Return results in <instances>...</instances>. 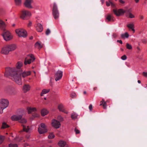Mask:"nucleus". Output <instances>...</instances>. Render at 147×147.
Returning <instances> with one entry per match:
<instances>
[{
  "label": "nucleus",
  "instance_id": "nucleus-46",
  "mask_svg": "<svg viewBox=\"0 0 147 147\" xmlns=\"http://www.w3.org/2000/svg\"><path fill=\"white\" fill-rule=\"evenodd\" d=\"M75 131L76 134H79L80 133V131L79 130L77 129L76 128L75 129Z\"/></svg>",
  "mask_w": 147,
  "mask_h": 147
},
{
  "label": "nucleus",
  "instance_id": "nucleus-56",
  "mask_svg": "<svg viewBox=\"0 0 147 147\" xmlns=\"http://www.w3.org/2000/svg\"><path fill=\"white\" fill-rule=\"evenodd\" d=\"M105 0H101V2L102 3V4H103Z\"/></svg>",
  "mask_w": 147,
  "mask_h": 147
},
{
  "label": "nucleus",
  "instance_id": "nucleus-18",
  "mask_svg": "<svg viewBox=\"0 0 147 147\" xmlns=\"http://www.w3.org/2000/svg\"><path fill=\"white\" fill-rule=\"evenodd\" d=\"M127 27L130 30H131L133 33L135 32V30L134 29V23L131 22L129 23L127 25Z\"/></svg>",
  "mask_w": 147,
  "mask_h": 147
},
{
  "label": "nucleus",
  "instance_id": "nucleus-5",
  "mask_svg": "<svg viewBox=\"0 0 147 147\" xmlns=\"http://www.w3.org/2000/svg\"><path fill=\"white\" fill-rule=\"evenodd\" d=\"M35 58L33 55H29L26 58L24 64L25 65L29 64L33 62Z\"/></svg>",
  "mask_w": 147,
  "mask_h": 147
},
{
  "label": "nucleus",
  "instance_id": "nucleus-27",
  "mask_svg": "<svg viewBox=\"0 0 147 147\" xmlns=\"http://www.w3.org/2000/svg\"><path fill=\"white\" fill-rule=\"evenodd\" d=\"M48 111L45 109H43L41 111V114L42 116H44L48 113Z\"/></svg>",
  "mask_w": 147,
  "mask_h": 147
},
{
  "label": "nucleus",
  "instance_id": "nucleus-7",
  "mask_svg": "<svg viewBox=\"0 0 147 147\" xmlns=\"http://www.w3.org/2000/svg\"><path fill=\"white\" fill-rule=\"evenodd\" d=\"M31 15V13L30 11L24 10L22 11L20 18L23 20H25L26 17H30Z\"/></svg>",
  "mask_w": 147,
  "mask_h": 147
},
{
  "label": "nucleus",
  "instance_id": "nucleus-53",
  "mask_svg": "<svg viewBox=\"0 0 147 147\" xmlns=\"http://www.w3.org/2000/svg\"><path fill=\"white\" fill-rule=\"evenodd\" d=\"M7 72H6V73L4 74L5 76L6 77H7L8 76V75L7 74Z\"/></svg>",
  "mask_w": 147,
  "mask_h": 147
},
{
  "label": "nucleus",
  "instance_id": "nucleus-4",
  "mask_svg": "<svg viewBox=\"0 0 147 147\" xmlns=\"http://www.w3.org/2000/svg\"><path fill=\"white\" fill-rule=\"evenodd\" d=\"M16 32L18 35L20 37L25 38L27 36L26 31L23 29H17L16 30Z\"/></svg>",
  "mask_w": 147,
  "mask_h": 147
},
{
  "label": "nucleus",
  "instance_id": "nucleus-48",
  "mask_svg": "<svg viewBox=\"0 0 147 147\" xmlns=\"http://www.w3.org/2000/svg\"><path fill=\"white\" fill-rule=\"evenodd\" d=\"M89 108L90 111H91L92 110V105L90 104L89 105Z\"/></svg>",
  "mask_w": 147,
  "mask_h": 147
},
{
  "label": "nucleus",
  "instance_id": "nucleus-1",
  "mask_svg": "<svg viewBox=\"0 0 147 147\" xmlns=\"http://www.w3.org/2000/svg\"><path fill=\"white\" fill-rule=\"evenodd\" d=\"M21 74L19 72L14 73L11 75L12 79L14 80L15 82L19 85L22 84Z\"/></svg>",
  "mask_w": 147,
  "mask_h": 147
},
{
  "label": "nucleus",
  "instance_id": "nucleus-33",
  "mask_svg": "<svg viewBox=\"0 0 147 147\" xmlns=\"http://www.w3.org/2000/svg\"><path fill=\"white\" fill-rule=\"evenodd\" d=\"M5 138L4 136H0V144H1L4 141Z\"/></svg>",
  "mask_w": 147,
  "mask_h": 147
},
{
  "label": "nucleus",
  "instance_id": "nucleus-40",
  "mask_svg": "<svg viewBox=\"0 0 147 147\" xmlns=\"http://www.w3.org/2000/svg\"><path fill=\"white\" fill-rule=\"evenodd\" d=\"M8 127V125L5 123H3L2 127V128H5Z\"/></svg>",
  "mask_w": 147,
  "mask_h": 147
},
{
  "label": "nucleus",
  "instance_id": "nucleus-29",
  "mask_svg": "<svg viewBox=\"0 0 147 147\" xmlns=\"http://www.w3.org/2000/svg\"><path fill=\"white\" fill-rule=\"evenodd\" d=\"M100 105H102L103 107V108L104 109H106L107 108V105L106 103L105 102L103 99H102V100L100 101Z\"/></svg>",
  "mask_w": 147,
  "mask_h": 147
},
{
  "label": "nucleus",
  "instance_id": "nucleus-21",
  "mask_svg": "<svg viewBox=\"0 0 147 147\" xmlns=\"http://www.w3.org/2000/svg\"><path fill=\"white\" fill-rule=\"evenodd\" d=\"M21 75L23 78H25L26 76L30 75L31 73V72L30 71H24L22 73H20Z\"/></svg>",
  "mask_w": 147,
  "mask_h": 147
},
{
  "label": "nucleus",
  "instance_id": "nucleus-59",
  "mask_svg": "<svg viewBox=\"0 0 147 147\" xmlns=\"http://www.w3.org/2000/svg\"><path fill=\"white\" fill-rule=\"evenodd\" d=\"M84 94H86V91H84Z\"/></svg>",
  "mask_w": 147,
  "mask_h": 147
},
{
  "label": "nucleus",
  "instance_id": "nucleus-20",
  "mask_svg": "<svg viewBox=\"0 0 147 147\" xmlns=\"http://www.w3.org/2000/svg\"><path fill=\"white\" fill-rule=\"evenodd\" d=\"M22 117L21 115H13L11 117V119L12 120L15 121L20 119Z\"/></svg>",
  "mask_w": 147,
  "mask_h": 147
},
{
  "label": "nucleus",
  "instance_id": "nucleus-42",
  "mask_svg": "<svg viewBox=\"0 0 147 147\" xmlns=\"http://www.w3.org/2000/svg\"><path fill=\"white\" fill-rule=\"evenodd\" d=\"M71 96L72 98H75L76 97V94L75 93L73 92L71 94Z\"/></svg>",
  "mask_w": 147,
  "mask_h": 147
},
{
  "label": "nucleus",
  "instance_id": "nucleus-36",
  "mask_svg": "<svg viewBox=\"0 0 147 147\" xmlns=\"http://www.w3.org/2000/svg\"><path fill=\"white\" fill-rule=\"evenodd\" d=\"M15 3L17 5H20L22 3L21 0H15Z\"/></svg>",
  "mask_w": 147,
  "mask_h": 147
},
{
  "label": "nucleus",
  "instance_id": "nucleus-28",
  "mask_svg": "<svg viewBox=\"0 0 147 147\" xmlns=\"http://www.w3.org/2000/svg\"><path fill=\"white\" fill-rule=\"evenodd\" d=\"M49 91V89H44L42 90L40 95L42 96H43L44 94L48 93Z\"/></svg>",
  "mask_w": 147,
  "mask_h": 147
},
{
  "label": "nucleus",
  "instance_id": "nucleus-45",
  "mask_svg": "<svg viewBox=\"0 0 147 147\" xmlns=\"http://www.w3.org/2000/svg\"><path fill=\"white\" fill-rule=\"evenodd\" d=\"M106 19L109 21H110L111 20V16L110 15H108L107 16Z\"/></svg>",
  "mask_w": 147,
  "mask_h": 147
},
{
  "label": "nucleus",
  "instance_id": "nucleus-58",
  "mask_svg": "<svg viewBox=\"0 0 147 147\" xmlns=\"http://www.w3.org/2000/svg\"><path fill=\"white\" fill-rule=\"evenodd\" d=\"M147 1V0H144V3L145 4H146V1Z\"/></svg>",
  "mask_w": 147,
  "mask_h": 147
},
{
  "label": "nucleus",
  "instance_id": "nucleus-49",
  "mask_svg": "<svg viewBox=\"0 0 147 147\" xmlns=\"http://www.w3.org/2000/svg\"><path fill=\"white\" fill-rule=\"evenodd\" d=\"M143 74L144 76L146 77H147V72H143Z\"/></svg>",
  "mask_w": 147,
  "mask_h": 147
},
{
  "label": "nucleus",
  "instance_id": "nucleus-2",
  "mask_svg": "<svg viewBox=\"0 0 147 147\" xmlns=\"http://www.w3.org/2000/svg\"><path fill=\"white\" fill-rule=\"evenodd\" d=\"M9 101L6 99H3L0 100V113H3V109L7 108L9 105Z\"/></svg>",
  "mask_w": 147,
  "mask_h": 147
},
{
  "label": "nucleus",
  "instance_id": "nucleus-62",
  "mask_svg": "<svg viewBox=\"0 0 147 147\" xmlns=\"http://www.w3.org/2000/svg\"><path fill=\"white\" fill-rule=\"evenodd\" d=\"M15 24H13V26H15Z\"/></svg>",
  "mask_w": 147,
  "mask_h": 147
},
{
  "label": "nucleus",
  "instance_id": "nucleus-11",
  "mask_svg": "<svg viewBox=\"0 0 147 147\" xmlns=\"http://www.w3.org/2000/svg\"><path fill=\"white\" fill-rule=\"evenodd\" d=\"M62 71L59 70L57 71L55 75V81H57L60 80L62 78Z\"/></svg>",
  "mask_w": 147,
  "mask_h": 147
},
{
  "label": "nucleus",
  "instance_id": "nucleus-52",
  "mask_svg": "<svg viewBox=\"0 0 147 147\" xmlns=\"http://www.w3.org/2000/svg\"><path fill=\"white\" fill-rule=\"evenodd\" d=\"M117 42L120 43L121 44H122V41L121 40H117Z\"/></svg>",
  "mask_w": 147,
  "mask_h": 147
},
{
  "label": "nucleus",
  "instance_id": "nucleus-19",
  "mask_svg": "<svg viewBox=\"0 0 147 147\" xmlns=\"http://www.w3.org/2000/svg\"><path fill=\"white\" fill-rule=\"evenodd\" d=\"M7 46L9 52L14 51L17 48L15 44L7 45Z\"/></svg>",
  "mask_w": 147,
  "mask_h": 147
},
{
  "label": "nucleus",
  "instance_id": "nucleus-39",
  "mask_svg": "<svg viewBox=\"0 0 147 147\" xmlns=\"http://www.w3.org/2000/svg\"><path fill=\"white\" fill-rule=\"evenodd\" d=\"M128 16L129 18H135L134 15L131 13H129L128 14Z\"/></svg>",
  "mask_w": 147,
  "mask_h": 147
},
{
  "label": "nucleus",
  "instance_id": "nucleus-47",
  "mask_svg": "<svg viewBox=\"0 0 147 147\" xmlns=\"http://www.w3.org/2000/svg\"><path fill=\"white\" fill-rule=\"evenodd\" d=\"M32 22L31 21H29L28 24V27H30L32 25Z\"/></svg>",
  "mask_w": 147,
  "mask_h": 147
},
{
  "label": "nucleus",
  "instance_id": "nucleus-44",
  "mask_svg": "<svg viewBox=\"0 0 147 147\" xmlns=\"http://www.w3.org/2000/svg\"><path fill=\"white\" fill-rule=\"evenodd\" d=\"M127 58V56L125 55H124L121 57V59L123 60H125Z\"/></svg>",
  "mask_w": 147,
  "mask_h": 147
},
{
  "label": "nucleus",
  "instance_id": "nucleus-25",
  "mask_svg": "<svg viewBox=\"0 0 147 147\" xmlns=\"http://www.w3.org/2000/svg\"><path fill=\"white\" fill-rule=\"evenodd\" d=\"M129 36L128 33L127 32L122 34L121 35V38L123 39H125L126 38H127L129 37Z\"/></svg>",
  "mask_w": 147,
  "mask_h": 147
},
{
  "label": "nucleus",
  "instance_id": "nucleus-51",
  "mask_svg": "<svg viewBox=\"0 0 147 147\" xmlns=\"http://www.w3.org/2000/svg\"><path fill=\"white\" fill-rule=\"evenodd\" d=\"M140 18L141 20H143L144 18V16H140Z\"/></svg>",
  "mask_w": 147,
  "mask_h": 147
},
{
  "label": "nucleus",
  "instance_id": "nucleus-41",
  "mask_svg": "<svg viewBox=\"0 0 147 147\" xmlns=\"http://www.w3.org/2000/svg\"><path fill=\"white\" fill-rule=\"evenodd\" d=\"M51 33V31L49 28H48L46 31V34L47 35H49Z\"/></svg>",
  "mask_w": 147,
  "mask_h": 147
},
{
  "label": "nucleus",
  "instance_id": "nucleus-43",
  "mask_svg": "<svg viewBox=\"0 0 147 147\" xmlns=\"http://www.w3.org/2000/svg\"><path fill=\"white\" fill-rule=\"evenodd\" d=\"M39 116V114L37 113H35L32 115V116L34 117H38Z\"/></svg>",
  "mask_w": 147,
  "mask_h": 147
},
{
  "label": "nucleus",
  "instance_id": "nucleus-23",
  "mask_svg": "<svg viewBox=\"0 0 147 147\" xmlns=\"http://www.w3.org/2000/svg\"><path fill=\"white\" fill-rule=\"evenodd\" d=\"M36 29L38 32H42L43 29L42 25L40 24H38L36 26Z\"/></svg>",
  "mask_w": 147,
  "mask_h": 147
},
{
  "label": "nucleus",
  "instance_id": "nucleus-63",
  "mask_svg": "<svg viewBox=\"0 0 147 147\" xmlns=\"http://www.w3.org/2000/svg\"><path fill=\"white\" fill-rule=\"evenodd\" d=\"M49 147H52V146H49Z\"/></svg>",
  "mask_w": 147,
  "mask_h": 147
},
{
  "label": "nucleus",
  "instance_id": "nucleus-50",
  "mask_svg": "<svg viewBox=\"0 0 147 147\" xmlns=\"http://www.w3.org/2000/svg\"><path fill=\"white\" fill-rule=\"evenodd\" d=\"M119 2L122 4H124L125 3V1L123 0H119Z\"/></svg>",
  "mask_w": 147,
  "mask_h": 147
},
{
  "label": "nucleus",
  "instance_id": "nucleus-64",
  "mask_svg": "<svg viewBox=\"0 0 147 147\" xmlns=\"http://www.w3.org/2000/svg\"><path fill=\"white\" fill-rule=\"evenodd\" d=\"M34 73L35 74V71H34Z\"/></svg>",
  "mask_w": 147,
  "mask_h": 147
},
{
  "label": "nucleus",
  "instance_id": "nucleus-9",
  "mask_svg": "<svg viewBox=\"0 0 147 147\" xmlns=\"http://www.w3.org/2000/svg\"><path fill=\"white\" fill-rule=\"evenodd\" d=\"M51 124L52 126L56 129L59 128L61 126L60 122L55 119L52 120Z\"/></svg>",
  "mask_w": 147,
  "mask_h": 147
},
{
  "label": "nucleus",
  "instance_id": "nucleus-34",
  "mask_svg": "<svg viewBox=\"0 0 147 147\" xmlns=\"http://www.w3.org/2000/svg\"><path fill=\"white\" fill-rule=\"evenodd\" d=\"M19 121L22 123H24L26 122L27 121L26 119L22 118L20 119L19 120Z\"/></svg>",
  "mask_w": 147,
  "mask_h": 147
},
{
  "label": "nucleus",
  "instance_id": "nucleus-3",
  "mask_svg": "<svg viewBox=\"0 0 147 147\" xmlns=\"http://www.w3.org/2000/svg\"><path fill=\"white\" fill-rule=\"evenodd\" d=\"M3 32L1 35L4 39L6 41H8L11 40L13 38V36L8 30H3Z\"/></svg>",
  "mask_w": 147,
  "mask_h": 147
},
{
  "label": "nucleus",
  "instance_id": "nucleus-8",
  "mask_svg": "<svg viewBox=\"0 0 147 147\" xmlns=\"http://www.w3.org/2000/svg\"><path fill=\"white\" fill-rule=\"evenodd\" d=\"M38 131L40 134H42L46 132L47 130L46 128L45 125L44 123H41L39 127Z\"/></svg>",
  "mask_w": 147,
  "mask_h": 147
},
{
  "label": "nucleus",
  "instance_id": "nucleus-35",
  "mask_svg": "<svg viewBox=\"0 0 147 147\" xmlns=\"http://www.w3.org/2000/svg\"><path fill=\"white\" fill-rule=\"evenodd\" d=\"M9 147H18V145L17 144L10 143L9 145Z\"/></svg>",
  "mask_w": 147,
  "mask_h": 147
},
{
  "label": "nucleus",
  "instance_id": "nucleus-30",
  "mask_svg": "<svg viewBox=\"0 0 147 147\" xmlns=\"http://www.w3.org/2000/svg\"><path fill=\"white\" fill-rule=\"evenodd\" d=\"M16 66L17 68L20 69L22 66V62L19 61L16 64Z\"/></svg>",
  "mask_w": 147,
  "mask_h": 147
},
{
  "label": "nucleus",
  "instance_id": "nucleus-17",
  "mask_svg": "<svg viewBox=\"0 0 147 147\" xmlns=\"http://www.w3.org/2000/svg\"><path fill=\"white\" fill-rule=\"evenodd\" d=\"M58 109L61 111L64 112L65 113L67 114L68 112L65 110L64 105L62 104H59L58 107Z\"/></svg>",
  "mask_w": 147,
  "mask_h": 147
},
{
  "label": "nucleus",
  "instance_id": "nucleus-22",
  "mask_svg": "<svg viewBox=\"0 0 147 147\" xmlns=\"http://www.w3.org/2000/svg\"><path fill=\"white\" fill-rule=\"evenodd\" d=\"M34 47L36 49H40L43 46L41 42H37L35 43Z\"/></svg>",
  "mask_w": 147,
  "mask_h": 147
},
{
  "label": "nucleus",
  "instance_id": "nucleus-37",
  "mask_svg": "<svg viewBox=\"0 0 147 147\" xmlns=\"http://www.w3.org/2000/svg\"><path fill=\"white\" fill-rule=\"evenodd\" d=\"M110 0H109V2H106V5L107 6H110V5H111L112 6H114V5L113 4L112 2H111V1H110Z\"/></svg>",
  "mask_w": 147,
  "mask_h": 147
},
{
  "label": "nucleus",
  "instance_id": "nucleus-61",
  "mask_svg": "<svg viewBox=\"0 0 147 147\" xmlns=\"http://www.w3.org/2000/svg\"><path fill=\"white\" fill-rule=\"evenodd\" d=\"M137 49H138V50H140V48L139 47H137Z\"/></svg>",
  "mask_w": 147,
  "mask_h": 147
},
{
  "label": "nucleus",
  "instance_id": "nucleus-55",
  "mask_svg": "<svg viewBox=\"0 0 147 147\" xmlns=\"http://www.w3.org/2000/svg\"><path fill=\"white\" fill-rule=\"evenodd\" d=\"M135 2L136 3H137L139 2V0H134Z\"/></svg>",
  "mask_w": 147,
  "mask_h": 147
},
{
  "label": "nucleus",
  "instance_id": "nucleus-54",
  "mask_svg": "<svg viewBox=\"0 0 147 147\" xmlns=\"http://www.w3.org/2000/svg\"><path fill=\"white\" fill-rule=\"evenodd\" d=\"M113 37L114 38H116L117 37V35L116 34H114L113 35Z\"/></svg>",
  "mask_w": 147,
  "mask_h": 147
},
{
  "label": "nucleus",
  "instance_id": "nucleus-38",
  "mask_svg": "<svg viewBox=\"0 0 147 147\" xmlns=\"http://www.w3.org/2000/svg\"><path fill=\"white\" fill-rule=\"evenodd\" d=\"M126 48L127 49L130 50L132 49V47L131 45L128 44L127 43L126 45Z\"/></svg>",
  "mask_w": 147,
  "mask_h": 147
},
{
  "label": "nucleus",
  "instance_id": "nucleus-15",
  "mask_svg": "<svg viewBox=\"0 0 147 147\" xmlns=\"http://www.w3.org/2000/svg\"><path fill=\"white\" fill-rule=\"evenodd\" d=\"M58 144L61 147H70V146L69 145L67 144L66 142L63 140L60 141Z\"/></svg>",
  "mask_w": 147,
  "mask_h": 147
},
{
  "label": "nucleus",
  "instance_id": "nucleus-12",
  "mask_svg": "<svg viewBox=\"0 0 147 147\" xmlns=\"http://www.w3.org/2000/svg\"><path fill=\"white\" fill-rule=\"evenodd\" d=\"M9 50L7 45L4 46L1 48V53L4 55H7L9 53Z\"/></svg>",
  "mask_w": 147,
  "mask_h": 147
},
{
  "label": "nucleus",
  "instance_id": "nucleus-60",
  "mask_svg": "<svg viewBox=\"0 0 147 147\" xmlns=\"http://www.w3.org/2000/svg\"><path fill=\"white\" fill-rule=\"evenodd\" d=\"M44 99L45 100H46V99H47V98H46V97H45Z\"/></svg>",
  "mask_w": 147,
  "mask_h": 147
},
{
  "label": "nucleus",
  "instance_id": "nucleus-6",
  "mask_svg": "<svg viewBox=\"0 0 147 147\" xmlns=\"http://www.w3.org/2000/svg\"><path fill=\"white\" fill-rule=\"evenodd\" d=\"M53 14L55 19H57L59 17V13L57 9L56 4L54 3L53 5Z\"/></svg>",
  "mask_w": 147,
  "mask_h": 147
},
{
  "label": "nucleus",
  "instance_id": "nucleus-13",
  "mask_svg": "<svg viewBox=\"0 0 147 147\" xmlns=\"http://www.w3.org/2000/svg\"><path fill=\"white\" fill-rule=\"evenodd\" d=\"M32 0H25L24 4L25 6L29 9H32L33 7L31 5Z\"/></svg>",
  "mask_w": 147,
  "mask_h": 147
},
{
  "label": "nucleus",
  "instance_id": "nucleus-32",
  "mask_svg": "<svg viewBox=\"0 0 147 147\" xmlns=\"http://www.w3.org/2000/svg\"><path fill=\"white\" fill-rule=\"evenodd\" d=\"M55 137V136L53 133H50L48 136V138L49 139H52L54 138Z\"/></svg>",
  "mask_w": 147,
  "mask_h": 147
},
{
  "label": "nucleus",
  "instance_id": "nucleus-16",
  "mask_svg": "<svg viewBox=\"0 0 147 147\" xmlns=\"http://www.w3.org/2000/svg\"><path fill=\"white\" fill-rule=\"evenodd\" d=\"M30 88L31 87L29 84H25L23 86L22 90L24 92L26 93L30 90Z\"/></svg>",
  "mask_w": 147,
  "mask_h": 147
},
{
  "label": "nucleus",
  "instance_id": "nucleus-26",
  "mask_svg": "<svg viewBox=\"0 0 147 147\" xmlns=\"http://www.w3.org/2000/svg\"><path fill=\"white\" fill-rule=\"evenodd\" d=\"M22 126L24 131L26 132H29L30 131V129L28 126H26L23 125H22Z\"/></svg>",
  "mask_w": 147,
  "mask_h": 147
},
{
  "label": "nucleus",
  "instance_id": "nucleus-24",
  "mask_svg": "<svg viewBox=\"0 0 147 147\" xmlns=\"http://www.w3.org/2000/svg\"><path fill=\"white\" fill-rule=\"evenodd\" d=\"M6 24L5 23L1 20L0 19V28L2 30H5Z\"/></svg>",
  "mask_w": 147,
  "mask_h": 147
},
{
  "label": "nucleus",
  "instance_id": "nucleus-10",
  "mask_svg": "<svg viewBox=\"0 0 147 147\" xmlns=\"http://www.w3.org/2000/svg\"><path fill=\"white\" fill-rule=\"evenodd\" d=\"M113 11L117 16H119L123 15L125 12V11L123 9H113Z\"/></svg>",
  "mask_w": 147,
  "mask_h": 147
},
{
  "label": "nucleus",
  "instance_id": "nucleus-14",
  "mask_svg": "<svg viewBox=\"0 0 147 147\" xmlns=\"http://www.w3.org/2000/svg\"><path fill=\"white\" fill-rule=\"evenodd\" d=\"M26 109L28 114L31 113L32 112L36 113L37 111V108L35 107H27Z\"/></svg>",
  "mask_w": 147,
  "mask_h": 147
},
{
  "label": "nucleus",
  "instance_id": "nucleus-31",
  "mask_svg": "<svg viewBox=\"0 0 147 147\" xmlns=\"http://www.w3.org/2000/svg\"><path fill=\"white\" fill-rule=\"evenodd\" d=\"M78 115L75 113H72L71 115V117L72 119H75L77 118Z\"/></svg>",
  "mask_w": 147,
  "mask_h": 147
},
{
  "label": "nucleus",
  "instance_id": "nucleus-57",
  "mask_svg": "<svg viewBox=\"0 0 147 147\" xmlns=\"http://www.w3.org/2000/svg\"><path fill=\"white\" fill-rule=\"evenodd\" d=\"M138 82L139 84H140L141 83V82L139 80H138Z\"/></svg>",
  "mask_w": 147,
  "mask_h": 147
}]
</instances>
